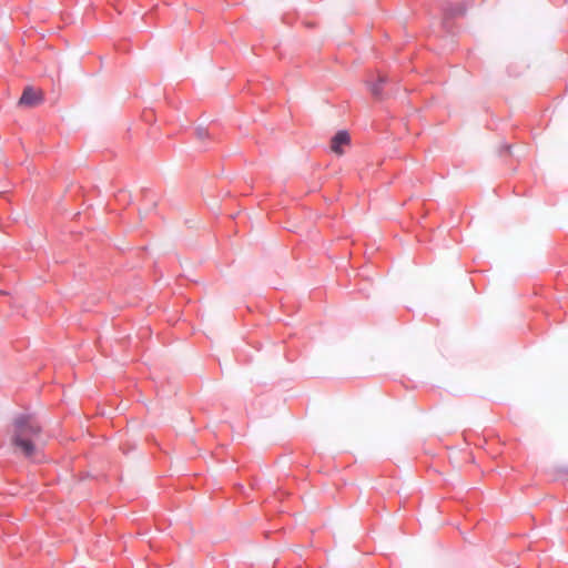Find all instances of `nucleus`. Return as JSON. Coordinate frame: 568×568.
I'll use <instances>...</instances> for the list:
<instances>
[{
  "instance_id": "obj_1",
  "label": "nucleus",
  "mask_w": 568,
  "mask_h": 568,
  "mask_svg": "<svg viewBox=\"0 0 568 568\" xmlns=\"http://www.w3.org/2000/svg\"><path fill=\"white\" fill-rule=\"evenodd\" d=\"M41 426L30 416H20L11 425L10 445L14 454L31 458L39 449Z\"/></svg>"
},
{
  "instance_id": "obj_2",
  "label": "nucleus",
  "mask_w": 568,
  "mask_h": 568,
  "mask_svg": "<svg viewBox=\"0 0 568 568\" xmlns=\"http://www.w3.org/2000/svg\"><path fill=\"white\" fill-rule=\"evenodd\" d=\"M43 101V92L36 90L32 87H28L23 90V93L19 100V104L28 108H33L41 104Z\"/></svg>"
},
{
  "instance_id": "obj_3",
  "label": "nucleus",
  "mask_w": 568,
  "mask_h": 568,
  "mask_svg": "<svg viewBox=\"0 0 568 568\" xmlns=\"http://www.w3.org/2000/svg\"><path fill=\"white\" fill-rule=\"evenodd\" d=\"M349 144V135L346 131L337 132L331 141V150L337 155L344 154V146Z\"/></svg>"
},
{
  "instance_id": "obj_4",
  "label": "nucleus",
  "mask_w": 568,
  "mask_h": 568,
  "mask_svg": "<svg viewBox=\"0 0 568 568\" xmlns=\"http://www.w3.org/2000/svg\"><path fill=\"white\" fill-rule=\"evenodd\" d=\"M196 138L201 141H204L209 138V131L205 128H197L195 131Z\"/></svg>"
},
{
  "instance_id": "obj_5",
  "label": "nucleus",
  "mask_w": 568,
  "mask_h": 568,
  "mask_svg": "<svg viewBox=\"0 0 568 568\" xmlns=\"http://www.w3.org/2000/svg\"><path fill=\"white\" fill-rule=\"evenodd\" d=\"M466 11V7L464 4H458L456 8L450 9V14H463Z\"/></svg>"
},
{
  "instance_id": "obj_6",
  "label": "nucleus",
  "mask_w": 568,
  "mask_h": 568,
  "mask_svg": "<svg viewBox=\"0 0 568 568\" xmlns=\"http://www.w3.org/2000/svg\"><path fill=\"white\" fill-rule=\"evenodd\" d=\"M371 91H372V93H373L374 95L378 97V95H379V93H381L379 85H373V87L371 88Z\"/></svg>"
},
{
  "instance_id": "obj_7",
  "label": "nucleus",
  "mask_w": 568,
  "mask_h": 568,
  "mask_svg": "<svg viewBox=\"0 0 568 568\" xmlns=\"http://www.w3.org/2000/svg\"><path fill=\"white\" fill-rule=\"evenodd\" d=\"M385 82V78L384 77H379V83H384Z\"/></svg>"
}]
</instances>
